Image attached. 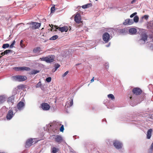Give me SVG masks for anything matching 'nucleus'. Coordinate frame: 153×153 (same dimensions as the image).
Instances as JSON below:
<instances>
[{"label":"nucleus","instance_id":"f257e3e1","mask_svg":"<svg viewBox=\"0 0 153 153\" xmlns=\"http://www.w3.org/2000/svg\"><path fill=\"white\" fill-rule=\"evenodd\" d=\"M74 21L76 22L78 24L80 23L79 25L77 26V27H81L82 26V22L81 21L80 15L79 14H77L74 17Z\"/></svg>","mask_w":153,"mask_h":153},{"label":"nucleus","instance_id":"f03ea898","mask_svg":"<svg viewBox=\"0 0 153 153\" xmlns=\"http://www.w3.org/2000/svg\"><path fill=\"white\" fill-rule=\"evenodd\" d=\"M14 80L17 81L19 82H22L25 80L27 78L26 76H15L12 77Z\"/></svg>","mask_w":153,"mask_h":153},{"label":"nucleus","instance_id":"7ed1b4c3","mask_svg":"<svg viewBox=\"0 0 153 153\" xmlns=\"http://www.w3.org/2000/svg\"><path fill=\"white\" fill-rule=\"evenodd\" d=\"M55 56L54 55H50L46 57V62L47 63H51L53 62Z\"/></svg>","mask_w":153,"mask_h":153},{"label":"nucleus","instance_id":"20e7f679","mask_svg":"<svg viewBox=\"0 0 153 153\" xmlns=\"http://www.w3.org/2000/svg\"><path fill=\"white\" fill-rule=\"evenodd\" d=\"M110 36L109 33L107 32L105 33L102 36L103 40L105 42H108L110 39Z\"/></svg>","mask_w":153,"mask_h":153},{"label":"nucleus","instance_id":"39448f33","mask_svg":"<svg viewBox=\"0 0 153 153\" xmlns=\"http://www.w3.org/2000/svg\"><path fill=\"white\" fill-rule=\"evenodd\" d=\"M113 144L114 146L117 149H120L122 148V144L119 141L115 140L113 142Z\"/></svg>","mask_w":153,"mask_h":153},{"label":"nucleus","instance_id":"423d86ee","mask_svg":"<svg viewBox=\"0 0 153 153\" xmlns=\"http://www.w3.org/2000/svg\"><path fill=\"white\" fill-rule=\"evenodd\" d=\"M14 68L15 70L17 71H29L30 70V68L26 67H15Z\"/></svg>","mask_w":153,"mask_h":153},{"label":"nucleus","instance_id":"0eeeda50","mask_svg":"<svg viewBox=\"0 0 153 153\" xmlns=\"http://www.w3.org/2000/svg\"><path fill=\"white\" fill-rule=\"evenodd\" d=\"M132 92L134 94L136 95H138L141 94L142 91L140 88H135L133 89Z\"/></svg>","mask_w":153,"mask_h":153},{"label":"nucleus","instance_id":"6e6552de","mask_svg":"<svg viewBox=\"0 0 153 153\" xmlns=\"http://www.w3.org/2000/svg\"><path fill=\"white\" fill-rule=\"evenodd\" d=\"M34 139L30 138L27 140L26 143L25 147L28 148L32 145V143L34 142Z\"/></svg>","mask_w":153,"mask_h":153},{"label":"nucleus","instance_id":"1a4fd4ad","mask_svg":"<svg viewBox=\"0 0 153 153\" xmlns=\"http://www.w3.org/2000/svg\"><path fill=\"white\" fill-rule=\"evenodd\" d=\"M31 24L32 26L31 28L33 30L38 28L41 25V23L36 22H32Z\"/></svg>","mask_w":153,"mask_h":153},{"label":"nucleus","instance_id":"9d476101","mask_svg":"<svg viewBox=\"0 0 153 153\" xmlns=\"http://www.w3.org/2000/svg\"><path fill=\"white\" fill-rule=\"evenodd\" d=\"M54 139L56 142L58 143H61L63 141L62 137L60 135H54Z\"/></svg>","mask_w":153,"mask_h":153},{"label":"nucleus","instance_id":"9b49d317","mask_svg":"<svg viewBox=\"0 0 153 153\" xmlns=\"http://www.w3.org/2000/svg\"><path fill=\"white\" fill-rule=\"evenodd\" d=\"M42 108L44 110H48L50 108L49 105L47 103H43L41 104Z\"/></svg>","mask_w":153,"mask_h":153},{"label":"nucleus","instance_id":"f8f14e48","mask_svg":"<svg viewBox=\"0 0 153 153\" xmlns=\"http://www.w3.org/2000/svg\"><path fill=\"white\" fill-rule=\"evenodd\" d=\"M14 115L13 111L12 110H10L7 115L6 118L7 120H10Z\"/></svg>","mask_w":153,"mask_h":153},{"label":"nucleus","instance_id":"ddd939ff","mask_svg":"<svg viewBox=\"0 0 153 153\" xmlns=\"http://www.w3.org/2000/svg\"><path fill=\"white\" fill-rule=\"evenodd\" d=\"M25 106V104L22 101L19 102L17 104V108L19 110L22 109Z\"/></svg>","mask_w":153,"mask_h":153},{"label":"nucleus","instance_id":"4468645a","mask_svg":"<svg viewBox=\"0 0 153 153\" xmlns=\"http://www.w3.org/2000/svg\"><path fill=\"white\" fill-rule=\"evenodd\" d=\"M148 37V35L146 33H144L141 35V39L139 40V41H144L143 44H144Z\"/></svg>","mask_w":153,"mask_h":153},{"label":"nucleus","instance_id":"2eb2a0df","mask_svg":"<svg viewBox=\"0 0 153 153\" xmlns=\"http://www.w3.org/2000/svg\"><path fill=\"white\" fill-rule=\"evenodd\" d=\"M134 23V21L132 19H126L123 24L124 25H131Z\"/></svg>","mask_w":153,"mask_h":153},{"label":"nucleus","instance_id":"dca6fc26","mask_svg":"<svg viewBox=\"0 0 153 153\" xmlns=\"http://www.w3.org/2000/svg\"><path fill=\"white\" fill-rule=\"evenodd\" d=\"M68 27L67 26L59 27V30L62 32H67L68 31Z\"/></svg>","mask_w":153,"mask_h":153},{"label":"nucleus","instance_id":"f3484780","mask_svg":"<svg viewBox=\"0 0 153 153\" xmlns=\"http://www.w3.org/2000/svg\"><path fill=\"white\" fill-rule=\"evenodd\" d=\"M129 32L132 34H136L137 32V29L134 28H132L129 30Z\"/></svg>","mask_w":153,"mask_h":153},{"label":"nucleus","instance_id":"a211bd4d","mask_svg":"<svg viewBox=\"0 0 153 153\" xmlns=\"http://www.w3.org/2000/svg\"><path fill=\"white\" fill-rule=\"evenodd\" d=\"M41 51V48L39 47L34 48L33 51V52L34 53H39Z\"/></svg>","mask_w":153,"mask_h":153},{"label":"nucleus","instance_id":"6ab92c4d","mask_svg":"<svg viewBox=\"0 0 153 153\" xmlns=\"http://www.w3.org/2000/svg\"><path fill=\"white\" fill-rule=\"evenodd\" d=\"M14 101V99L13 97H10L8 99L7 102L9 104L13 105Z\"/></svg>","mask_w":153,"mask_h":153},{"label":"nucleus","instance_id":"aec40b11","mask_svg":"<svg viewBox=\"0 0 153 153\" xmlns=\"http://www.w3.org/2000/svg\"><path fill=\"white\" fill-rule=\"evenodd\" d=\"M152 129H149L147 131V138L148 139L150 138L152 136Z\"/></svg>","mask_w":153,"mask_h":153},{"label":"nucleus","instance_id":"412c9836","mask_svg":"<svg viewBox=\"0 0 153 153\" xmlns=\"http://www.w3.org/2000/svg\"><path fill=\"white\" fill-rule=\"evenodd\" d=\"M6 97L4 95L0 96V104L3 103L5 101Z\"/></svg>","mask_w":153,"mask_h":153},{"label":"nucleus","instance_id":"4be33fe9","mask_svg":"<svg viewBox=\"0 0 153 153\" xmlns=\"http://www.w3.org/2000/svg\"><path fill=\"white\" fill-rule=\"evenodd\" d=\"M92 6V4L91 3H88L86 4L83 5L82 6V8L85 9L91 7Z\"/></svg>","mask_w":153,"mask_h":153},{"label":"nucleus","instance_id":"5701e85b","mask_svg":"<svg viewBox=\"0 0 153 153\" xmlns=\"http://www.w3.org/2000/svg\"><path fill=\"white\" fill-rule=\"evenodd\" d=\"M59 150V149L55 147H53L52 149V153H56Z\"/></svg>","mask_w":153,"mask_h":153},{"label":"nucleus","instance_id":"b1692460","mask_svg":"<svg viewBox=\"0 0 153 153\" xmlns=\"http://www.w3.org/2000/svg\"><path fill=\"white\" fill-rule=\"evenodd\" d=\"M67 104L69 105V106H71L73 104V100L71 99L70 100L67 101Z\"/></svg>","mask_w":153,"mask_h":153},{"label":"nucleus","instance_id":"393cba45","mask_svg":"<svg viewBox=\"0 0 153 153\" xmlns=\"http://www.w3.org/2000/svg\"><path fill=\"white\" fill-rule=\"evenodd\" d=\"M119 31L120 33H124L127 32V30L126 28L120 29H119Z\"/></svg>","mask_w":153,"mask_h":153},{"label":"nucleus","instance_id":"a878e982","mask_svg":"<svg viewBox=\"0 0 153 153\" xmlns=\"http://www.w3.org/2000/svg\"><path fill=\"white\" fill-rule=\"evenodd\" d=\"M108 97L109 98L111 99L112 100H114L115 99L114 95L112 94H108Z\"/></svg>","mask_w":153,"mask_h":153},{"label":"nucleus","instance_id":"bb28decb","mask_svg":"<svg viewBox=\"0 0 153 153\" xmlns=\"http://www.w3.org/2000/svg\"><path fill=\"white\" fill-rule=\"evenodd\" d=\"M58 37V36L57 35H55L53 36L51 38H50L49 39L50 40H55L57 39Z\"/></svg>","mask_w":153,"mask_h":153},{"label":"nucleus","instance_id":"cd10ccee","mask_svg":"<svg viewBox=\"0 0 153 153\" xmlns=\"http://www.w3.org/2000/svg\"><path fill=\"white\" fill-rule=\"evenodd\" d=\"M39 71H37L36 70H34L31 71V74H35L39 73Z\"/></svg>","mask_w":153,"mask_h":153},{"label":"nucleus","instance_id":"c85d7f7f","mask_svg":"<svg viewBox=\"0 0 153 153\" xmlns=\"http://www.w3.org/2000/svg\"><path fill=\"white\" fill-rule=\"evenodd\" d=\"M139 18L138 16H136L134 18V22L137 23L138 22Z\"/></svg>","mask_w":153,"mask_h":153},{"label":"nucleus","instance_id":"c756f323","mask_svg":"<svg viewBox=\"0 0 153 153\" xmlns=\"http://www.w3.org/2000/svg\"><path fill=\"white\" fill-rule=\"evenodd\" d=\"M9 46H10V45H9V44H7H7H4L3 45L2 48H3L5 49L7 48H8L9 47Z\"/></svg>","mask_w":153,"mask_h":153},{"label":"nucleus","instance_id":"7c9ffc66","mask_svg":"<svg viewBox=\"0 0 153 153\" xmlns=\"http://www.w3.org/2000/svg\"><path fill=\"white\" fill-rule=\"evenodd\" d=\"M51 28H52V29H58L59 28V27L57 25H51Z\"/></svg>","mask_w":153,"mask_h":153},{"label":"nucleus","instance_id":"2f4dec72","mask_svg":"<svg viewBox=\"0 0 153 153\" xmlns=\"http://www.w3.org/2000/svg\"><path fill=\"white\" fill-rule=\"evenodd\" d=\"M12 52V51L10 50H7L4 51V53L5 54H7L10 53Z\"/></svg>","mask_w":153,"mask_h":153},{"label":"nucleus","instance_id":"473e14b6","mask_svg":"<svg viewBox=\"0 0 153 153\" xmlns=\"http://www.w3.org/2000/svg\"><path fill=\"white\" fill-rule=\"evenodd\" d=\"M46 80L47 82H49L51 80V77H48L46 79Z\"/></svg>","mask_w":153,"mask_h":153},{"label":"nucleus","instance_id":"72a5a7b5","mask_svg":"<svg viewBox=\"0 0 153 153\" xmlns=\"http://www.w3.org/2000/svg\"><path fill=\"white\" fill-rule=\"evenodd\" d=\"M23 40H21L20 42V45L22 48H23L25 47V45L23 43Z\"/></svg>","mask_w":153,"mask_h":153},{"label":"nucleus","instance_id":"f704fd0d","mask_svg":"<svg viewBox=\"0 0 153 153\" xmlns=\"http://www.w3.org/2000/svg\"><path fill=\"white\" fill-rule=\"evenodd\" d=\"M41 85V83L40 81L36 85V88H39Z\"/></svg>","mask_w":153,"mask_h":153},{"label":"nucleus","instance_id":"c9c22d12","mask_svg":"<svg viewBox=\"0 0 153 153\" xmlns=\"http://www.w3.org/2000/svg\"><path fill=\"white\" fill-rule=\"evenodd\" d=\"M64 129V126L63 125H62L60 128L59 129L60 131L61 132H63Z\"/></svg>","mask_w":153,"mask_h":153},{"label":"nucleus","instance_id":"e433bc0d","mask_svg":"<svg viewBox=\"0 0 153 153\" xmlns=\"http://www.w3.org/2000/svg\"><path fill=\"white\" fill-rule=\"evenodd\" d=\"M60 66V65L57 64H55V71H56L57 69Z\"/></svg>","mask_w":153,"mask_h":153},{"label":"nucleus","instance_id":"4c0bfd02","mask_svg":"<svg viewBox=\"0 0 153 153\" xmlns=\"http://www.w3.org/2000/svg\"><path fill=\"white\" fill-rule=\"evenodd\" d=\"M149 18V16L147 15H145L142 17V18H144L145 19L147 20Z\"/></svg>","mask_w":153,"mask_h":153},{"label":"nucleus","instance_id":"58836bf2","mask_svg":"<svg viewBox=\"0 0 153 153\" xmlns=\"http://www.w3.org/2000/svg\"><path fill=\"white\" fill-rule=\"evenodd\" d=\"M55 10V7L54 6L52 7L51 8V13H53L54 12Z\"/></svg>","mask_w":153,"mask_h":153},{"label":"nucleus","instance_id":"ea45409f","mask_svg":"<svg viewBox=\"0 0 153 153\" xmlns=\"http://www.w3.org/2000/svg\"><path fill=\"white\" fill-rule=\"evenodd\" d=\"M39 59L41 61H45L46 62V57H43L42 58H40Z\"/></svg>","mask_w":153,"mask_h":153},{"label":"nucleus","instance_id":"a19ab883","mask_svg":"<svg viewBox=\"0 0 153 153\" xmlns=\"http://www.w3.org/2000/svg\"><path fill=\"white\" fill-rule=\"evenodd\" d=\"M68 73V71H66L65 73H64L62 75V77H65L67 74Z\"/></svg>","mask_w":153,"mask_h":153},{"label":"nucleus","instance_id":"79ce46f5","mask_svg":"<svg viewBox=\"0 0 153 153\" xmlns=\"http://www.w3.org/2000/svg\"><path fill=\"white\" fill-rule=\"evenodd\" d=\"M137 14V13L136 12L134 13L131 14L130 16V17L131 18H132L134 16H135L136 14Z\"/></svg>","mask_w":153,"mask_h":153},{"label":"nucleus","instance_id":"37998d69","mask_svg":"<svg viewBox=\"0 0 153 153\" xmlns=\"http://www.w3.org/2000/svg\"><path fill=\"white\" fill-rule=\"evenodd\" d=\"M137 2V0H133L131 2V3L133 4L136 3Z\"/></svg>","mask_w":153,"mask_h":153},{"label":"nucleus","instance_id":"c03bdc74","mask_svg":"<svg viewBox=\"0 0 153 153\" xmlns=\"http://www.w3.org/2000/svg\"><path fill=\"white\" fill-rule=\"evenodd\" d=\"M153 148V142L152 143L151 145V147L150 148L151 150H152Z\"/></svg>","mask_w":153,"mask_h":153},{"label":"nucleus","instance_id":"a18cd8bd","mask_svg":"<svg viewBox=\"0 0 153 153\" xmlns=\"http://www.w3.org/2000/svg\"><path fill=\"white\" fill-rule=\"evenodd\" d=\"M1 55L2 56H4V55H5V53H4V52H2L1 54Z\"/></svg>","mask_w":153,"mask_h":153},{"label":"nucleus","instance_id":"49530a36","mask_svg":"<svg viewBox=\"0 0 153 153\" xmlns=\"http://www.w3.org/2000/svg\"><path fill=\"white\" fill-rule=\"evenodd\" d=\"M15 40H14V41H13V42L11 44H12V45H14L15 44Z\"/></svg>","mask_w":153,"mask_h":153},{"label":"nucleus","instance_id":"de8ad7c7","mask_svg":"<svg viewBox=\"0 0 153 153\" xmlns=\"http://www.w3.org/2000/svg\"><path fill=\"white\" fill-rule=\"evenodd\" d=\"M94 77H93V78L91 80V82H92L94 81Z\"/></svg>","mask_w":153,"mask_h":153},{"label":"nucleus","instance_id":"09e8293b","mask_svg":"<svg viewBox=\"0 0 153 153\" xmlns=\"http://www.w3.org/2000/svg\"><path fill=\"white\" fill-rule=\"evenodd\" d=\"M13 47V45L11 44L10 46V47L11 48H12Z\"/></svg>","mask_w":153,"mask_h":153},{"label":"nucleus","instance_id":"8fccbe9b","mask_svg":"<svg viewBox=\"0 0 153 153\" xmlns=\"http://www.w3.org/2000/svg\"><path fill=\"white\" fill-rule=\"evenodd\" d=\"M130 99H132V97H130Z\"/></svg>","mask_w":153,"mask_h":153},{"label":"nucleus","instance_id":"3c124183","mask_svg":"<svg viewBox=\"0 0 153 153\" xmlns=\"http://www.w3.org/2000/svg\"><path fill=\"white\" fill-rule=\"evenodd\" d=\"M79 65V64H76V65Z\"/></svg>","mask_w":153,"mask_h":153},{"label":"nucleus","instance_id":"603ef678","mask_svg":"<svg viewBox=\"0 0 153 153\" xmlns=\"http://www.w3.org/2000/svg\"><path fill=\"white\" fill-rule=\"evenodd\" d=\"M1 57H2V56H1L0 55V58H1Z\"/></svg>","mask_w":153,"mask_h":153},{"label":"nucleus","instance_id":"864d4df0","mask_svg":"<svg viewBox=\"0 0 153 153\" xmlns=\"http://www.w3.org/2000/svg\"><path fill=\"white\" fill-rule=\"evenodd\" d=\"M0 153H4V152H0Z\"/></svg>","mask_w":153,"mask_h":153},{"label":"nucleus","instance_id":"5fc2aeb1","mask_svg":"<svg viewBox=\"0 0 153 153\" xmlns=\"http://www.w3.org/2000/svg\"><path fill=\"white\" fill-rule=\"evenodd\" d=\"M96 1H97L98 0H95Z\"/></svg>","mask_w":153,"mask_h":153}]
</instances>
